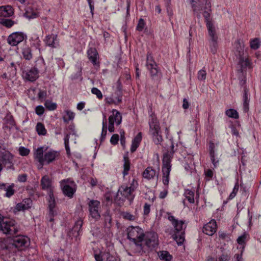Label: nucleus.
<instances>
[{
  "label": "nucleus",
  "mask_w": 261,
  "mask_h": 261,
  "mask_svg": "<svg viewBox=\"0 0 261 261\" xmlns=\"http://www.w3.org/2000/svg\"><path fill=\"white\" fill-rule=\"evenodd\" d=\"M39 73V72H44L46 70V66L44 61L43 59H40L36 61L35 66L34 67Z\"/></svg>",
  "instance_id": "nucleus-30"
},
{
  "label": "nucleus",
  "mask_w": 261,
  "mask_h": 261,
  "mask_svg": "<svg viewBox=\"0 0 261 261\" xmlns=\"http://www.w3.org/2000/svg\"><path fill=\"white\" fill-rule=\"evenodd\" d=\"M23 77L31 82L36 81L38 77V73L34 67L24 70L22 72Z\"/></svg>",
  "instance_id": "nucleus-18"
},
{
  "label": "nucleus",
  "mask_w": 261,
  "mask_h": 261,
  "mask_svg": "<svg viewBox=\"0 0 261 261\" xmlns=\"http://www.w3.org/2000/svg\"><path fill=\"white\" fill-rule=\"evenodd\" d=\"M27 38V35L22 32H17L10 34L8 38V43L11 46H16Z\"/></svg>",
  "instance_id": "nucleus-15"
},
{
  "label": "nucleus",
  "mask_w": 261,
  "mask_h": 261,
  "mask_svg": "<svg viewBox=\"0 0 261 261\" xmlns=\"http://www.w3.org/2000/svg\"><path fill=\"white\" fill-rule=\"evenodd\" d=\"M234 44L236 45L237 50L239 52V61L238 65L240 66L239 72L241 75L239 77L240 81V85L244 86L246 83V77L244 75V71L248 67L249 68H252V62L248 57L245 58L243 57V47L241 46L240 40H237L235 41Z\"/></svg>",
  "instance_id": "nucleus-3"
},
{
  "label": "nucleus",
  "mask_w": 261,
  "mask_h": 261,
  "mask_svg": "<svg viewBox=\"0 0 261 261\" xmlns=\"http://www.w3.org/2000/svg\"><path fill=\"white\" fill-rule=\"evenodd\" d=\"M100 203L99 201L96 200H90L89 201L88 203L89 215L95 220H98L100 219Z\"/></svg>",
  "instance_id": "nucleus-13"
},
{
  "label": "nucleus",
  "mask_w": 261,
  "mask_h": 261,
  "mask_svg": "<svg viewBox=\"0 0 261 261\" xmlns=\"http://www.w3.org/2000/svg\"><path fill=\"white\" fill-rule=\"evenodd\" d=\"M149 132L153 137V141L156 144H158L162 141L163 139L160 135V127L156 118L151 116L149 120Z\"/></svg>",
  "instance_id": "nucleus-9"
},
{
  "label": "nucleus",
  "mask_w": 261,
  "mask_h": 261,
  "mask_svg": "<svg viewBox=\"0 0 261 261\" xmlns=\"http://www.w3.org/2000/svg\"><path fill=\"white\" fill-rule=\"evenodd\" d=\"M260 45V42L258 38H256L251 40L250 42V48L252 49H258Z\"/></svg>",
  "instance_id": "nucleus-39"
},
{
  "label": "nucleus",
  "mask_w": 261,
  "mask_h": 261,
  "mask_svg": "<svg viewBox=\"0 0 261 261\" xmlns=\"http://www.w3.org/2000/svg\"><path fill=\"white\" fill-rule=\"evenodd\" d=\"M209 152H210V155L215 154V144L214 143H213L212 142H211L209 144Z\"/></svg>",
  "instance_id": "nucleus-58"
},
{
  "label": "nucleus",
  "mask_w": 261,
  "mask_h": 261,
  "mask_svg": "<svg viewBox=\"0 0 261 261\" xmlns=\"http://www.w3.org/2000/svg\"><path fill=\"white\" fill-rule=\"evenodd\" d=\"M19 154L22 156L28 155L30 153V150L24 147H20L19 148Z\"/></svg>",
  "instance_id": "nucleus-49"
},
{
  "label": "nucleus",
  "mask_w": 261,
  "mask_h": 261,
  "mask_svg": "<svg viewBox=\"0 0 261 261\" xmlns=\"http://www.w3.org/2000/svg\"><path fill=\"white\" fill-rule=\"evenodd\" d=\"M35 112L39 116L42 115L44 112V109L42 106H38L36 107Z\"/></svg>",
  "instance_id": "nucleus-54"
},
{
  "label": "nucleus",
  "mask_w": 261,
  "mask_h": 261,
  "mask_svg": "<svg viewBox=\"0 0 261 261\" xmlns=\"http://www.w3.org/2000/svg\"><path fill=\"white\" fill-rule=\"evenodd\" d=\"M146 66L149 71L151 79L156 82L160 81L162 77V73L150 53H148L147 55Z\"/></svg>",
  "instance_id": "nucleus-7"
},
{
  "label": "nucleus",
  "mask_w": 261,
  "mask_h": 261,
  "mask_svg": "<svg viewBox=\"0 0 261 261\" xmlns=\"http://www.w3.org/2000/svg\"><path fill=\"white\" fill-rule=\"evenodd\" d=\"M119 139V136L118 134H114L110 139V142L113 145H116L118 144Z\"/></svg>",
  "instance_id": "nucleus-53"
},
{
  "label": "nucleus",
  "mask_w": 261,
  "mask_h": 261,
  "mask_svg": "<svg viewBox=\"0 0 261 261\" xmlns=\"http://www.w3.org/2000/svg\"><path fill=\"white\" fill-rule=\"evenodd\" d=\"M23 58L25 60H30L32 58L33 55L32 50L29 47H25L22 49V52Z\"/></svg>",
  "instance_id": "nucleus-33"
},
{
  "label": "nucleus",
  "mask_w": 261,
  "mask_h": 261,
  "mask_svg": "<svg viewBox=\"0 0 261 261\" xmlns=\"http://www.w3.org/2000/svg\"><path fill=\"white\" fill-rule=\"evenodd\" d=\"M87 55L89 60L94 65H97L99 64V62L97 61V59L98 58V54L95 48H90L87 51Z\"/></svg>",
  "instance_id": "nucleus-22"
},
{
  "label": "nucleus",
  "mask_w": 261,
  "mask_h": 261,
  "mask_svg": "<svg viewBox=\"0 0 261 261\" xmlns=\"http://www.w3.org/2000/svg\"><path fill=\"white\" fill-rule=\"evenodd\" d=\"M0 162L7 169L14 170L13 155L5 149L0 150Z\"/></svg>",
  "instance_id": "nucleus-10"
},
{
  "label": "nucleus",
  "mask_w": 261,
  "mask_h": 261,
  "mask_svg": "<svg viewBox=\"0 0 261 261\" xmlns=\"http://www.w3.org/2000/svg\"><path fill=\"white\" fill-rule=\"evenodd\" d=\"M204 173L206 177L209 178H212L213 176V172L211 169H207L205 170Z\"/></svg>",
  "instance_id": "nucleus-63"
},
{
  "label": "nucleus",
  "mask_w": 261,
  "mask_h": 261,
  "mask_svg": "<svg viewBox=\"0 0 261 261\" xmlns=\"http://www.w3.org/2000/svg\"><path fill=\"white\" fill-rule=\"evenodd\" d=\"M112 113L115 114V118H116V123L117 125H119L121 123L122 116L121 114L116 110L113 109Z\"/></svg>",
  "instance_id": "nucleus-42"
},
{
  "label": "nucleus",
  "mask_w": 261,
  "mask_h": 261,
  "mask_svg": "<svg viewBox=\"0 0 261 261\" xmlns=\"http://www.w3.org/2000/svg\"><path fill=\"white\" fill-rule=\"evenodd\" d=\"M27 175L25 174L19 175L18 176V180L20 182H24L27 180Z\"/></svg>",
  "instance_id": "nucleus-62"
},
{
  "label": "nucleus",
  "mask_w": 261,
  "mask_h": 261,
  "mask_svg": "<svg viewBox=\"0 0 261 261\" xmlns=\"http://www.w3.org/2000/svg\"><path fill=\"white\" fill-rule=\"evenodd\" d=\"M123 160V171L122 173L123 176L124 177L125 176L128 174V171L130 169V162L129 161L128 157L125 156H124Z\"/></svg>",
  "instance_id": "nucleus-32"
},
{
  "label": "nucleus",
  "mask_w": 261,
  "mask_h": 261,
  "mask_svg": "<svg viewBox=\"0 0 261 261\" xmlns=\"http://www.w3.org/2000/svg\"><path fill=\"white\" fill-rule=\"evenodd\" d=\"M238 190H239V184L238 182H237L234 186L232 192L230 193V194L229 195V198L230 199L233 198L236 196Z\"/></svg>",
  "instance_id": "nucleus-51"
},
{
  "label": "nucleus",
  "mask_w": 261,
  "mask_h": 261,
  "mask_svg": "<svg viewBox=\"0 0 261 261\" xmlns=\"http://www.w3.org/2000/svg\"><path fill=\"white\" fill-rule=\"evenodd\" d=\"M14 187V184L9 185L8 184L0 183V189L6 191V193L4 195L8 198L11 197L14 194L15 190Z\"/></svg>",
  "instance_id": "nucleus-21"
},
{
  "label": "nucleus",
  "mask_w": 261,
  "mask_h": 261,
  "mask_svg": "<svg viewBox=\"0 0 261 261\" xmlns=\"http://www.w3.org/2000/svg\"><path fill=\"white\" fill-rule=\"evenodd\" d=\"M145 25L144 21L142 18H140L139 20L137 26V30L139 31H142Z\"/></svg>",
  "instance_id": "nucleus-55"
},
{
  "label": "nucleus",
  "mask_w": 261,
  "mask_h": 261,
  "mask_svg": "<svg viewBox=\"0 0 261 261\" xmlns=\"http://www.w3.org/2000/svg\"><path fill=\"white\" fill-rule=\"evenodd\" d=\"M211 158V160L212 161V164H213L215 168H216L219 163V160H217L215 158V154L210 155Z\"/></svg>",
  "instance_id": "nucleus-60"
},
{
  "label": "nucleus",
  "mask_w": 261,
  "mask_h": 261,
  "mask_svg": "<svg viewBox=\"0 0 261 261\" xmlns=\"http://www.w3.org/2000/svg\"><path fill=\"white\" fill-rule=\"evenodd\" d=\"M142 140V134L141 133H139L137 136L135 137L132 141V144L130 148V151L132 152H134L138 147L140 143L141 142Z\"/></svg>",
  "instance_id": "nucleus-29"
},
{
  "label": "nucleus",
  "mask_w": 261,
  "mask_h": 261,
  "mask_svg": "<svg viewBox=\"0 0 261 261\" xmlns=\"http://www.w3.org/2000/svg\"><path fill=\"white\" fill-rule=\"evenodd\" d=\"M15 22L14 21L10 19L6 18H0V24H2L4 26L7 28H11L14 24Z\"/></svg>",
  "instance_id": "nucleus-35"
},
{
  "label": "nucleus",
  "mask_w": 261,
  "mask_h": 261,
  "mask_svg": "<svg viewBox=\"0 0 261 261\" xmlns=\"http://www.w3.org/2000/svg\"><path fill=\"white\" fill-rule=\"evenodd\" d=\"M127 239L133 242L140 250H143L142 242L144 240L143 230L139 226H129L127 229Z\"/></svg>",
  "instance_id": "nucleus-5"
},
{
  "label": "nucleus",
  "mask_w": 261,
  "mask_h": 261,
  "mask_svg": "<svg viewBox=\"0 0 261 261\" xmlns=\"http://www.w3.org/2000/svg\"><path fill=\"white\" fill-rule=\"evenodd\" d=\"M69 138H70V135L66 134L64 139L65 149H66L67 153L68 154H70V148H69Z\"/></svg>",
  "instance_id": "nucleus-45"
},
{
  "label": "nucleus",
  "mask_w": 261,
  "mask_h": 261,
  "mask_svg": "<svg viewBox=\"0 0 261 261\" xmlns=\"http://www.w3.org/2000/svg\"><path fill=\"white\" fill-rule=\"evenodd\" d=\"M243 252V248H242V250L240 254H236L234 255V259H235L234 261H244V259L242 257Z\"/></svg>",
  "instance_id": "nucleus-59"
},
{
  "label": "nucleus",
  "mask_w": 261,
  "mask_h": 261,
  "mask_svg": "<svg viewBox=\"0 0 261 261\" xmlns=\"http://www.w3.org/2000/svg\"><path fill=\"white\" fill-rule=\"evenodd\" d=\"M168 219L171 222L174 227V230H171L169 232L172 238L176 242L178 245H181L185 241V231L186 225L182 220L176 219L173 216L168 214Z\"/></svg>",
  "instance_id": "nucleus-2"
},
{
  "label": "nucleus",
  "mask_w": 261,
  "mask_h": 261,
  "mask_svg": "<svg viewBox=\"0 0 261 261\" xmlns=\"http://www.w3.org/2000/svg\"><path fill=\"white\" fill-rule=\"evenodd\" d=\"M47 95V93L45 91H43L41 90H39V91L38 93V97L39 99L43 100L44 99Z\"/></svg>",
  "instance_id": "nucleus-57"
},
{
  "label": "nucleus",
  "mask_w": 261,
  "mask_h": 261,
  "mask_svg": "<svg viewBox=\"0 0 261 261\" xmlns=\"http://www.w3.org/2000/svg\"><path fill=\"white\" fill-rule=\"evenodd\" d=\"M247 237V234L245 233L243 235L240 236L237 239V242L239 245H243V248H244V245L245 244V240Z\"/></svg>",
  "instance_id": "nucleus-48"
},
{
  "label": "nucleus",
  "mask_w": 261,
  "mask_h": 261,
  "mask_svg": "<svg viewBox=\"0 0 261 261\" xmlns=\"http://www.w3.org/2000/svg\"><path fill=\"white\" fill-rule=\"evenodd\" d=\"M122 217L127 220L134 221L136 219V216L128 212H124L121 214Z\"/></svg>",
  "instance_id": "nucleus-41"
},
{
  "label": "nucleus",
  "mask_w": 261,
  "mask_h": 261,
  "mask_svg": "<svg viewBox=\"0 0 261 261\" xmlns=\"http://www.w3.org/2000/svg\"><path fill=\"white\" fill-rule=\"evenodd\" d=\"M134 187H128L121 186L118 191V192L114 198V202L118 205H122L125 200L127 199L132 201L134 198L133 192Z\"/></svg>",
  "instance_id": "nucleus-6"
},
{
  "label": "nucleus",
  "mask_w": 261,
  "mask_h": 261,
  "mask_svg": "<svg viewBox=\"0 0 261 261\" xmlns=\"http://www.w3.org/2000/svg\"><path fill=\"white\" fill-rule=\"evenodd\" d=\"M243 109L245 112L248 111L249 109V103L250 101V95L248 93V90L246 88H244L243 96Z\"/></svg>",
  "instance_id": "nucleus-28"
},
{
  "label": "nucleus",
  "mask_w": 261,
  "mask_h": 261,
  "mask_svg": "<svg viewBox=\"0 0 261 261\" xmlns=\"http://www.w3.org/2000/svg\"><path fill=\"white\" fill-rule=\"evenodd\" d=\"M142 176L148 180L153 179L155 177H158V173L152 167H148L143 172Z\"/></svg>",
  "instance_id": "nucleus-23"
},
{
  "label": "nucleus",
  "mask_w": 261,
  "mask_h": 261,
  "mask_svg": "<svg viewBox=\"0 0 261 261\" xmlns=\"http://www.w3.org/2000/svg\"><path fill=\"white\" fill-rule=\"evenodd\" d=\"M198 0H191L192 7L194 12L200 11L201 10V7H198L196 5Z\"/></svg>",
  "instance_id": "nucleus-56"
},
{
  "label": "nucleus",
  "mask_w": 261,
  "mask_h": 261,
  "mask_svg": "<svg viewBox=\"0 0 261 261\" xmlns=\"http://www.w3.org/2000/svg\"><path fill=\"white\" fill-rule=\"evenodd\" d=\"M107 133V122H105L104 120L102 122V132L101 134V141H102L106 136Z\"/></svg>",
  "instance_id": "nucleus-46"
},
{
  "label": "nucleus",
  "mask_w": 261,
  "mask_h": 261,
  "mask_svg": "<svg viewBox=\"0 0 261 261\" xmlns=\"http://www.w3.org/2000/svg\"><path fill=\"white\" fill-rule=\"evenodd\" d=\"M150 205L147 204V203H145L144 205V207H143V211H144V214L145 215H147L149 212H150Z\"/></svg>",
  "instance_id": "nucleus-61"
},
{
  "label": "nucleus",
  "mask_w": 261,
  "mask_h": 261,
  "mask_svg": "<svg viewBox=\"0 0 261 261\" xmlns=\"http://www.w3.org/2000/svg\"><path fill=\"white\" fill-rule=\"evenodd\" d=\"M36 129L39 135H45L46 134V130L44 125L40 122L37 123Z\"/></svg>",
  "instance_id": "nucleus-36"
},
{
  "label": "nucleus",
  "mask_w": 261,
  "mask_h": 261,
  "mask_svg": "<svg viewBox=\"0 0 261 261\" xmlns=\"http://www.w3.org/2000/svg\"><path fill=\"white\" fill-rule=\"evenodd\" d=\"M44 41L46 45L51 48H57L59 46V41L57 34H51L46 36Z\"/></svg>",
  "instance_id": "nucleus-19"
},
{
  "label": "nucleus",
  "mask_w": 261,
  "mask_h": 261,
  "mask_svg": "<svg viewBox=\"0 0 261 261\" xmlns=\"http://www.w3.org/2000/svg\"><path fill=\"white\" fill-rule=\"evenodd\" d=\"M60 185L64 194L72 198L76 191L74 182L69 179H63L60 181Z\"/></svg>",
  "instance_id": "nucleus-11"
},
{
  "label": "nucleus",
  "mask_w": 261,
  "mask_h": 261,
  "mask_svg": "<svg viewBox=\"0 0 261 261\" xmlns=\"http://www.w3.org/2000/svg\"><path fill=\"white\" fill-rule=\"evenodd\" d=\"M185 195L190 203H193L194 202V193L193 191L187 190L185 191Z\"/></svg>",
  "instance_id": "nucleus-40"
},
{
  "label": "nucleus",
  "mask_w": 261,
  "mask_h": 261,
  "mask_svg": "<svg viewBox=\"0 0 261 261\" xmlns=\"http://www.w3.org/2000/svg\"><path fill=\"white\" fill-rule=\"evenodd\" d=\"M106 261H117L115 256L108 254Z\"/></svg>",
  "instance_id": "nucleus-64"
},
{
  "label": "nucleus",
  "mask_w": 261,
  "mask_h": 261,
  "mask_svg": "<svg viewBox=\"0 0 261 261\" xmlns=\"http://www.w3.org/2000/svg\"><path fill=\"white\" fill-rule=\"evenodd\" d=\"M32 206V200L30 198H26L18 203L16 206V209L18 211H24L29 209Z\"/></svg>",
  "instance_id": "nucleus-26"
},
{
  "label": "nucleus",
  "mask_w": 261,
  "mask_h": 261,
  "mask_svg": "<svg viewBox=\"0 0 261 261\" xmlns=\"http://www.w3.org/2000/svg\"><path fill=\"white\" fill-rule=\"evenodd\" d=\"M0 231L5 234L14 235L18 232V228L14 221L5 218L0 215Z\"/></svg>",
  "instance_id": "nucleus-8"
},
{
  "label": "nucleus",
  "mask_w": 261,
  "mask_h": 261,
  "mask_svg": "<svg viewBox=\"0 0 261 261\" xmlns=\"http://www.w3.org/2000/svg\"><path fill=\"white\" fill-rule=\"evenodd\" d=\"M206 72L204 69L200 70L197 73V78L200 81H204L206 79Z\"/></svg>",
  "instance_id": "nucleus-47"
},
{
  "label": "nucleus",
  "mask_w": 261,
  "mask_h": 261,
  "mask_svg": "<svg viewBox=\"0 0 261 261\" xmlns=\"http://www.w3.org/2000/svg\"><path fill=\"white\" fill-rule=\"evenodd\" d=\"M45 107L50 111H53L56 109L57 104L54 102H52L51 101L46 100L44 103Z\"/></svg>",
  "instance_id": "nucleus-44"
},
{
  "label": "nucleus",
  "mask_w": 261,
  "mask_h": 261,
  "mask_svg": "<svg viewBox=\"0 0 261 261\" xmlns=\"http://www.w3.org/2000/svg\"><path fill=\"white\" fill-rule=\"evenodd\" d=\"M83 225V221L81 219H79L75 223L72 229L68 233V236L72 239L73 237L77 238L82 231V227Z\"/></svg>",
  "instance_id": "nucleus-17"
},
{
  "label": "nucleus",
  "mask_w": 261,
  "mask_h": 261,
  "mask_svg": "<svg viewBox=\"0 0 261 261\" xmlns=\"http://www.w3.org/2000/svg\"><path fill=\"white\" fill-rule=\"evenodd\" d=\"M91 92L92 94L96 95L98 99H101L102 98V94L101 91L97 88H93L91 89Z\"/></svg>",
  "instance_id": "nucleus-50"
},
{
  "label": "nucleus",
  "mask_w": 261,
  "mask_h": 261,
  "mask_svg": "<svg viewBox=\"0 0 261 261\" xmlns=\"http://www.w3.org/2000/svg\"><path fill=\"white\" fill-rule=\"evenodd\" d=\"M145 245L149 249L154 248L158 245L157 234L154 232H149L144 234Z\"/></svg>",
  "instance_id": "nucleus-14"
},
{
  "label": "nucleus",
  "mask_w": 261,
  "mask_h": 261,
  "mask_svg": "<svg viewBox=\"0 0 261 261\" xmlns=\"http://www.w3.org/2000/svg\"><path fill=\"white\" fill-rule=\"evenodd\" d=\"M49 199H48V225L51 228L53 227V221L54 220V217L57 215V212L55 210L56 202L55 199L53 194V191H50L48 192Z\"/></svg>",
  "instance_id": "nucleus-12"
},
{
  "label": "nucleus",
  "mask_w": 261,
  "mask_h": 261,
  "mask_svg": "<svg viewBox=\"0 0 261 261\" xmlns=\"http://www.w3.org/2000/svg\"><path fill=\"white\" fill-rule=\"evenodd\" d=\"M217 223L215 220H212L204 225L202 231L207 235L212 236L217 230Z\"/></svg>",
  "instance_id": "nucleus-20"
},
{
  "label": "nucleus",
  "mask_w": 261,
  "mask_h": 261,
  "mask_svg": "<svg viewBox=\"0 0 261 261\" xmlns=\"http://www.w3.org/2000/svg\"><path fill=\"white\" fill-rule=\"evenodd\" d=\"M41 186L43 190H48V192L50 191H53L51 180L47 175L42 177L41 179Z\"/></svg>",
  "instance_id": "nucleus-24"
},
{
  "label": "nucleus",
  "mask_w": 261,
  "mask_h": 261,
  "mask_svg": "<svg viewBox=\"0 0 261 261\" xmlns=\"http://www.w3.org/2000/svg\"><path fill=\"white\" fill-rule=\"evenodd\" d=\"M29 239L24 236H17L12 239V242L11 244L12 247L17 248H20L22 247H25L28 245Z\"/></svg>",
  "instance_id": "nucleus-16"
},
{
  "label": "nucleus",
  "mask_w": 261,
  "mask_h": 261,
  "mask_svg": "<svg viewBox=\"0 0 261 261\" xmlns=\"http://www.w3.org/2000/svg\"><path fill=\"white\" fill-rule=\"evenodd\" d=\"M174 145L172 143L170 150L167 151L163 155L162 173L163 182L166 186H168L169 181V175L171 170V160L175 152Z\"/></svg>",
  "instance_id": "nucleus-4"
},
{
  "label": "nucleus",
  "mask_w": 261,
  "mask_h": 261,
  "mask_svg": "<svg viewBox=\"0 0 261 261\" xmlns=\"http://www.w3.org/2000/svg\"><path fill=\"white\" fill-rule=\"evenodd\" d=\"M13 9L10 6L0 7V18L9 17L13 14Z\"/></svg>",
  "instance_id": "nucleus-25"
},
{
  "label": "nucleus",
  "mask_w": 261,
  "mask_h": 261,
  "mask_svg": "<svg viewBox=\"0 0 261 261\" xmlns=\"http://www.w3.org/2000/svg\"><path fill=\"white\" fill-rule=\"evenodd\" d=\"M230 259V256L227 254H222L216 260V261H229Z\"/></svg>",
  "instance_id": "nucleus-52"
},
{
  "label": "nucleus",
  "mask_w": 261,
  "mask_h": 261,
  "mask_svg": "<svg viewBox=\"0 0 261 261\" xmlns=\"http://www.w3.org/2000/svg\"><path fill=\"white\" fill-rule=\"evenodd\" d=\"M207 29L208 39V42H218V37L216 33L215 27L214 26L209 27Z\"/></svg>",
  "instance_id": "nucleus-27"
},
{
  "label": "nucleus",
  "mask_w": 261,
  "mask_h": 261,
  "mask_svg": "<svg viewBox=\"0 0 261 261\" xmlns=\"http://www.w3.org/2000/svg\"><path fill=\"white\" fill-rule=\"evenodd\" d=\"M203 15L205 19L207 28H208V26H214L210 19V13L208 11L205 10L203 12Z\"/></svg>",
  "instance_id": "nucleus-38"
},
{
  "label": "nucleus",
  "mask_w": 261,
  "mask_h": 261,
  "mask_svg": "<svg viewBox=\"0 0 261 261\" xmlns=\"http://www.w3.org/2000/svg\"><path fill=\"white\" fill-rule=\"evenodd\" d=\"M225 114L230 118L234 119H238L239 118V114L238 112L233 109L227 110L225 111Z\"/></svg>",
  "instance_id": "nucleus-37"
},
{
  "label": "nucleus",
  "mask_w": 261,
  "mask_h": 261,
  "mask_svg": "<svg viewBox=\"0 0 261 261\" xmlns=\"http://www.w3.org/2000/svg\"><path fill=\"white\" fill-rule=\"evenodd\" d=\"M208 45L210 46L211 51L213 54H216L218 48V42H208Z\"/></svg>",
  "instance_id": "nucleus-43"
},
{
  "label": "nucleus",
  "mask_w": 261,
  "mask_h": 261,
  "mask_svg": "<svg viewBox=\"0 0 261 261\" xmlns=\"http://www.w3.org/2000/svg\"><path fill=\"white\" fill-rule=\"evenodd\" d=\"M159 257L161 260L165 261H170L172 259V256L167 251H160Z\"/></svg>",
  "instance_id": "nucleus-34"
},
{
  "label": "nucleus",
  "mask_w": 261,
  "mask_h": 261,
  "mask_svg": "<svg viewBox=\"0 0 261 261\" xmlns=\"http://www.w3.org/2000/svg\"><path fill=\"white\" fill-rule=\"evenodd\" d=\"M65 115L63 117V119L64 122L68 123L69 121L73 120L75 114L69 110H66L64 111Z\"/></svg>",
  "instance_id": "nucleus-31"
},
{
  "label": "nucleus",
  "mask_w": 261,
  "mask_h": 261,
  "mask_svg": "<svg viewBox=\"0 0 261 261\" xmlns=\"http://www.w3.org/2000/svg\"><path fill=\"white\" fill-rule=\"evenodd\" d=\"M60 152L52 149L43 151V147L38 148L34 153V158L39 163V168L58 159Z\"/></svg>",
  "instance_id": "nucleus-1"
}]
</instances>
